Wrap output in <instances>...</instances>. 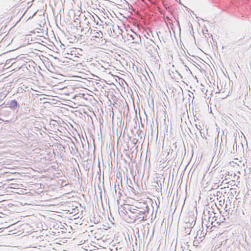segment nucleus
Returning <instances> with one entry per match:
<instances>
[{"mask_svg": "<svg viewBox=\"0 0 251 251\" xmlns=\"http://www.w3.org/2000/svg\"><path fill=\"white\" fill-rule=\"evenodd\" d=\"M231 153H235L236 151V149H232V150L231 151Z\"/></svg>", "mask_w": 251, "mask_h": 251, "instance_id": "obj_10", "label": "nucleus"}, {"mask_svg": "<svg viewBox=\"0 0 251 251\" xmlns=\"http://www.w3.org/2000/svg\"><path fill=\"white\" fill-rule=\"evenodd\" d=\"M117 251H124V249L120 248L119 250H118L117 248H116Z\"/></svg>", "mask_w": 251, "mask_h": 251, "instance_id": "obj_11", "label": "nucleus"}, {"mask_svg": "<svg viewBox=\"0 0 251 251\" xmlns=\"http://www.w3.org/2000/svg\"><path fill=\"white\" fill-rule=\"evenodd\" d=\"M8 104L9 105V107L13 110L17 109L20 106L18 101L15 100H12Z\"/></svg>", "mask_w": 251, "mask_h": 251, "instance_id": "obj_4", "label": "nucleus"}, {"mask_svg": "<svg viewBox=\"0 0 251 251\" xmlns=\"http://www.w3.org/2000/svg\"><path fill=\"white\" fill-rule=\"evenodd\" d=\"M146 207L148 209H149V207L148 205H147Z\"/></svg>", "mask_w": 251, "mask_h": 251, "instance_id": "obj_21", "label": "nucleus"}, {"mask_svg": "<svg viewBox=\"0 0 251 251\" xmlns=\"http://www.w3.org/2000/svg\"><path fill=\"white\" fill-rule=\"evenodd\" d=\"M133 212H135V210L133 209V210L132 211V213H133Z\"/></svg>", "mask_w": 251, "mask_h": 251, "instance_id": "obj_22", "label": "nucleus"}, {"mask_svg": "<svg viewBox=\"0 0 251 251\" xmlns=\"http://www.w3.org/2000/svg\"><path fill=\"white\" fill-rule=\"evenodd\" d=\"M214 222V221H212L211 223V224L212 225V226H216L215 225H213Z\"/></svg>", "mask_w": 251, "mask_h": 251, "instance_id": "obj_14", "label": "nucleus"}, {"mask_svg": "<svg viewBox=\"0 0 251 251\" xmlns=\"http://www.w3.org/2000/svg\"><path fill=\"white\" fill-rule=\"evenodd\" d=\"M170 151H171V150L170 149L169 151L168 152V153H170Z\"/></svg>", "mask_w": 251, "mask_h": 251, "instance_id": "obj_23", "label": "nucleus"}, {"mask_svg": "<svg viewBox=\"0 0 251 251\" xmlns=\"http://www.w3.org/2000/svg\"><path fill=\"white\" fill-rule=\"evenodd\" d=\"M171 151H171V153L172 154V153H173V150H171Z\"/></svg>", "mask_w": 251, "mask_h": 251, "instance_id": "obj_20", "label": "nucleus"}, {"mask_svg": "<svg viewBox=\"0 0 251 251\" xmlns=\"http://www.w3.org/2000/svg\"><path fill=\"white\" fill-rule=\"evenodd\" d=\"M173 146H175V149H176L177 146H176V143H174V144H173Z\"/></svg>", "mask_w": 251, "mask_h": 251, "instance_id": "obj_13", "label": "nucleus"}, {"mask_svg": "<svg viewBox=\"0 0 251 251\" xmlns=\"http://www.w3.org/2000/svg\"><path fill=\"white\" fill-rule=\"evenodd\" d=\"M186 233H187L188 234H189L190 233V230H189V229L188 228L185 232Z\"/></svg>", "mask_w": 251, "mask_h": 251, "instance_id": "obj_12", "label": "nucleus"}, {"mask_svg": "<svg viewBox=\"0 0 251 251\" xmlns=\"http://www.w3.org/2000/svg\"><path fill=\"white\" fill-rule=\"evenodd\" d=\"M235 147H236V151L237 152V142H236V138H235V139H234V142L233 145V149H235Z\"/></svg>", "mask_w": 251, "mask_h": 251, "instance_id": "obj_6", "label": "nucleus"}, {"mask_svg": "<svg viewBox=\"0 0 251 251\" xmlns=\"http://www.w3.org/2000/svg\"><path fill=\"white\" fill-rule=\"evenodd\" d=\"M83 50L80 49H74L71 51L70 55L74 56L75 57H77L76 55H82Z\"/></svg>", "mask_w": 251, "mask_h": 251, "instance_id": "obj_3", "label": "nucleus"}, {"mask_svg": "<svg viewBox=\"0 0 251 251\" xmlns=\"http://www.w3.org/2000/svg\"><path fill=\"white\" fill-rule=\"evenodd\" d=\"M118 29L120 30V32H119V34L121 35L122 38L123 39H124L125 37H126V36L125 35H123L122 33V32H123L122 30V29H120L119 28V26H118Z\"/></svg>", "mask_w": 251, "mask_h": 251, "instance_id": "obj_9", "label": "nucleus"}, {"mask_svg": "<svg viewBox=\"0 0 251 251\" xmlns=\"http://www.w3.org/2000/svg\"><path fill=\"white\" fill-rule=\"evenodd\" d=\"M93 32L94 35L93 36V37L99 39L102 38L103 33L101 31L94 30Z\"/></svg>", "mask_w": 251, "mask_h": 251, "instance_id": "obj_5", "label": "nucleus"}, {"mask_svg": "<svg viewBox=\"0 0 251 251\" xmlns=\"http://www.w3.org/2000/svg\"><path fill=\"white\" fill-rule=\"evenodd\" d=\"M189 10L190 11L192 12L193 13V14H194V12L192 11V10L189 9Z\"/></svg>", "mask_w": 251, "mask_h": 251, "instance_id": "obj_18", "label": "nucleus"}, {"mask_svg": "<svg viewBox=\"0 0 251 251\" xmlns=\"http://www.w3.org/2000/svg\"><path fill=\"white\" fill-rule=\"evenodd\" d=\"M76 57H75L74 56H72V57H70V59H72L74 61H78L77 59L79 58V57L78 55H76Z\"/></svg>", "mask_w": 251, "mask_h": 251, "instance_id": "obj_7", "label": "nucleus"}, {"mask_svg": "<svg viewBox=\"0 0 251 251\" xmlns=\"http://www.w3.org/2000/svg\"><path fill=\"white\" fill-rule=\"evenodd\" d=\"M119 194L120 195H122V193L121 192V191H119Z\"/></svg>", "mask_w": 251, "mask_h": 251, "instance_id": "obj_17", "label": "nucleus"}, {"mask_svg": "<svg viewBox=\"0 0 251 251\" xmlns=\"http://www.w3.org/2000/svg\"><path fill=\"white\" fill-rule=\"evenodd\" d=\"M201 126H199V127H197V128H198V129H199V130H201Z\"/></svg>", "mask_w": 251, "mask_h": 251, "instance_id": "obj_15", "label": "nucleus"}, {"mask_svg": "<svg viewBox=\"0 0 251 251\" xmlns=\"http://www.w3.org/2000/svg\"><path fill=\"white\" fill-rule=\"evenodd\" d=\"M74 22L76 24V25L80 24V21L79 19L77 18H76V19H75L74 20Z\"/></svg>", "mask_w": 251, "mask_h": 251, "instance_id": "obj_8", "label": "nucleus"}, {"mask_svg": "<svg viewBox=\"0 0 251 251\" xmlns=\"http://www.w3.org/2000/svg\"><path fill=\"white\" fill-rule=\"evenodd\" d=\"M135 212L133 213L136 214V218L140 219V221H145L147 219V215L146 214V211H140L137 209H134Z\"/></svg>", "mask_w": 251, "mask_h": 251, "instance_id": "obj_2", "label": "nucleus"}, {"mask_svg": "<svg viewBox=\"0 0 251 251\" xmlns=\"http://www.w3.org/2000/svg\"><path fill=\"white\" fill-rule=\"evenodd\" d=\"M216 223L218 224V225H220V222H217Z\"/></svg>", "mask_w": 251, "mask_h": 251, "instance_id": "obj_19", "label": "nucleus"}, {"mask_svg": "<svg viewBox=\"0 0 251 251\" xmlns=\"http://www.w3.org/2000/svg\"><path fill=\"white\" fill-rule=\"evenodd\" d=\"M150 42L152 43H154V41L152 40H150Z\"/></svg>", "mask_w": 251, "mask_h": 251, "instance_id": "obj_16", "label": "nucleus"}, {"mask_svg": "<svg viewBox=\"0 0 251 251\" xmlns=\"http://www.w3.org/2000/svg\"><path fill=\"white\" fill-rule=\"evenodd\" d=\"M130 33H126V39L127 40L131 41L133 43L139 44L141 43V37L139 34L131 30Z\"/></svg>", "mask_w": 251, "mask_h": 251, "instance_id": "obj_1", "label": "nucleus"}]
</instances>
